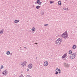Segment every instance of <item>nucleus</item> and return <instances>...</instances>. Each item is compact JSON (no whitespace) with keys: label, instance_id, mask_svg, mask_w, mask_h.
<instances>
[{"label":"nucleus","instance_id":"1","mask_svg":"<svg viewBox=\"0 0 77 77\" xmlns=\"http://www.w3.org/2000/svg\"><path fill=\"white\" fill-rule=\"evenodd\" d=\"M61 41H62V38H59L55 42V44H57V45L60 44L61 43Z\"/></svg>","mask_w":77,"mask_h":77},{"label":"nucleus","instance_id":"2","mask_svg":"<svg viewBox=\"0 0 77 77\" xmlns=\"http://www.w3.org/2000/svg\"><path fill=\"white\" fill-rule=\"evenodd\" d=\"M62 36L64 38H68V33H67V31H66L65 32L63 33L62 35Z\"/></svg>","mask_w":77,"mask_h":77},{"label":"nucleus","instance_id":"3","mask_svg":"<svg viewBox=\"0 0 77 77\" xmlns=\"http://www.w3.org/2000/svg\"><path fill=\"white\" fill-rule=\"evenodd\" d=\"M75 57V54L74 53H73L70 56V58H71V59H74Z\"/></svg>","mask_w":77,"mask_h":77},{"label":"nucleus","instance_id":"4","mask_svg":"<svg viewBox=\"0 0 77 77\" xmlns=\"http://www.w3.org/2000/svg\"><path fill=\"white\" fill-rule=\"evenodd\" d=\"M27 64V62L24 61V62L22 64H21V66L23 67H24V65H26Z\"/></svg>","mask_w":77,"mask_h":77},{"label":"nucleus","instance_id":"5","mask_svg":"<svg viewBox=\"0 0 77 77\" xmlns=\"http://www.w3.org/2000/svg\"><path fill=\"white\" fill-rule=\"evenodd\" d=\"M48 61H45L44 63V65L45 66H47L48 65Z\"/></svg>","mask_w":77,"mask_h":77},{"label":"nucleus","instance_id":"6","mask_svg":"<svg viewBox=\"0 0 77 77\" xmlns=\"http://www.w3.org/2000/svg\"><path fill=\"white\" fill-rule=\"evenodd\" d=\"M2 73L3 75H7V71L6 70H5Z\"/></svg>","mask_w":77,"mask_h":77},{"label":"nucleus","instance_id":"7","mask_svg":"<svg viewBox=\"0 0 77 77\" xmlns=\"http://www.w3.org/2000/svg\"><path fill=\"white\" fill-rule=\"evenodd\" d=\"M32 64H30L28 66V67L29 69H32Z\"/></svg>","mask_w":77,"mask_h":77},{"label":"nucleus","instance_id":"8","mask_svg":"<svg viewBox=\"0 0 77 77\" xmlns=\"http://www.w3.org/2000/svg\"><path fill=\"white\" fill-rule=\"evenodd\" d=\"M67 56V55H66V54H65L62 57V58H63V59L65 58V57H66Z\"/></svg>","mask_w":77,"mask_h":77},{"label":"nucleus","instance_id":"9","mask_svg":"<svg viewBox=\"0 0 77 77\" xmlns=\"http://www.w3.org/2000/svg\"><path fill=\"white\" fill-rule=\"evenodd\" d=\"M14 23H16L17 24V23H18V22H19V20H16L14 21Z\"/></svg>","mask_w":77,"mask_h":77},{"label":"nucleus","instance_id":"10","mask_svg":"<svg viewBox=\"0 0 77 77\" xmlns=\"http://www.w3.org/2000/svg\"><path fill=\"white\" fill-rule=\"evenodd\" d=\"M76 46L75 45H74L72 47V48L73 49H75V48H76Z\"/></svg>","mask_w":77,"mask_h":77},{"label":"nucleus","instance_id":"11","mask_svg":"<svg viewBox=\"0 0 77 77\" xmlns=\"http://www.w3.org/2000/svg\"><path fill=\"white\" fill-rule=\"evenodd\" d=\"M65 67H66V68H68V67L69 66V65L68 64H65Z\"/></svg>","mask_w":77,"mask_h":77},{"label":"nucleus","instance_id":"12","mask_svg":"<svg viewBox=\"0 0 77 77\" xmlns=\"http://www.w3.org/2000/svg\"><path fill=\"white\" fill-rule=\"evenodd\" d=\"M36 8L37 9H38L40 8V6L38 5L36 6Z\"/></svg>","mask_w":77,"mask_h":77},{"label":"nucleus","instance_id":"13","mask_svg":"<svg viewBox=\"0 0 77 77\" xmlns=\"http://www.w3.org/2000/svg\"><path fill=\"white\" fill-rule=\"evenodd\" d=\"M4 30L3 29H2L0 31V33L1 34L2 33H3Z\"/></svg>","mask_w":77,"mask_h":77},{"label":"nucleus","instance_id":"14","mask_svg":"<svg viewBox=\"0 0 77 77\" xmlns=\"http://www.w3.org/2000/svg\"><path fill=\"white\" fill-rule=\"evenodd\" d=\"M69 54H72V51L71 50H70L69 51Z\"/></svg>","mask_w":77,"mask_h":77},{"label":"nucleus","instance_id":"15","mask_svg":"<svg viewBox=\"0 0 77 77\" xmlns=\"http://www.w3.org/2000/svg\"><path fill=\"white\" fill-rule=\"evenodd\" d=\"M6 54L7 55H9V54H10V51H8L7 52Z\"/></svg>","mask_w":77,"mask_h":77},{"label":"nucleus","instance_id":"16","mask_svg":"<svg viewBox=\"0 0 77 77\" xmlns=\"http://www.w3.org/2000/svg\"><path fill=\"white\" fill-rule=\"evenodd\" d=\"M58 4L59 5H61V2L59 1L58 2Z\"/></svg>","mask_w":77,"mask_h":77},{"label":"nucleus","instance_id":"17","mask_svg":"<svg viewBox=\"0 0 77 77\" xmlns=\"http://www.w3.org/2000/svg\"><path fill=\"white\" fill-rule=\"evenodd\" d=\"M35 28L34 27H33L32 28V31H33V32H34V31H35Z\"/></svg>","mask_w":77,"mask_h":77},{"label":"nucleus","instance_id":"18","mask_svg":"<svg viewBox=\"0 0 77 77\" xmlns=\"http://www.w3.org/2000/svg\"><path fill=\"white\" fill-rule=\"evenodd\" d=\"M59 69H58V68H57L56 69V72H59Z\"/></svg>","mask_w":77,"mask_h":77},{"label":"nucleus","instance_id":"19","mask_svg":"<svg viewBox=\"0 0 77 77\" xmlns=\"http://www.w3.org/2000/svg\"><path fill=\"white\" fill-rule=\"evenodd\" d=\"M42 3V2H39L38 3V4L39 5H41Z\"/></svg>","mask_w":77,"mask_h":77},{"label":"nucleus","instance_id":"20","mask_svg":"<svg viewBox=\"0 0 77 77\" xmlns=\"http://www.w3.org/2000/svg\"><path fill=\"white\" fill-rule=\"evenodd\" d=\"M40 0H37V1H36V3H38L39 2H40Z\"/></svg>","mask_w":77,"mask_h":77},{"label":"nucleus","instance_id":"21","mask_svg":"<svg viewBox=\"0 0 77 77\" xmlns=\"http://www.w3.org/2000/svg\"><path fill=\"white\" fill-rule=\"evenodd\" d=\"M44 12L42 11L41 13V15H44Z\"/></svg>","mask_w":77,"mask_h":77},{"label":"nucleus","instance_id":"22","mask_svg":"<svg viewBox=\"0 0 77 77\" xmlns=\"http://www.w3.org/2000/svg\"><path fill=\"white\" fill-rule=\"evenodd\" d=\"M58 73H59V74H60V73L61 72H60V69H59V70H58Z\"/></svg>","mask_w":77,"mask_h":77},{"label":"nucleus","instance_id":"23","mask_svg":"<svg viewBox=\"0 0 77 77\" xmlns=\"http://www.w3.org/2000/svg\"><path fill=\"white\" fill-rule=\"evenodd\" d=\"M53 2H54L53 1H51L50 2V3L51 4H52V3H53Z\"/></svg>","mask_w":77,"mask_h":77},{"label":"nucleus","instance_id":"24","mask_svg":"<svg viewBox=\"0 0 77 77\" xmlns=\"http://www.w3.org/2000/svg\"><path fill=\"white\" fill-rule=\"evenodd\" d=\"M19 77H24L23 75L21 74Z\"/></svg>","mask_w":77,"mask_h":77},{"label":"nucleus","instance_id":"25","mask_svg":"<svg viewBox=\"0 0 77 77\" xmlns=\"http://www.w3.org/2000/svg\"><path fill=\"white\" fill-rule=\"evenodd\" d=\"M2 68H3V65H2L1 67V69H2Z\"/></svg>","mask_w":77,"mask_h":77},{"label":"nucleus","instance_id":"26","mask_svg":"<svg viewBox=\"0 0 77 77\" xmlns=\"http://www.w3.org/2000/svg\"><path fill=\"white\" fill-rule=\"evenodd\" d=\"M58 73H59V72H56L55 74L56 75H57V74H58Z\"/></svg>","mask_w":77,"mask_h":77},{"label":"nucleus","instance_id":"27","mask_svg":"<svg viewBox=\"0 0 77 77\" xmlns=\"http://www.w3.org/2000/svg\"><path fill=\"white\" fill-rule=\"evenodd\" d=\"M48 24H45L44 25L45 26H48Z\"/></svg>","mask_w":77,"mask_h":77},{"label":"nucleus","instance_id":"28","mask_svg":"<svg viewBox=\"0 0 77 77\" xmlns=\"http://www.w3.org/2000/svg\"><path fill=\"white\" fill-rule=\"evenodd\" d=\"M63 9L64 10H66V8H63Z\"/></svg>","mask_w":77,"mask_h":77},{"label":"nucleus","instance_id":"29","mask_svg":"<svg viewBox=\"0 0 77 77\" xmlns=\"http://www.w3.org/2000/svg\"><path fill=\"white\" fill-rule=\"evenodd\" d=\"M10 54L11 55V56L12 55V53H10Z\"/></svg>","mask_w":77,"mask_h":77},{"label":"nucleus","instance_id":"30","mask_svg":"<svg viewBox=\"0 0 77 77\" xmlns=\"http://www.w3.org/2000/svg\"><path fill=\"white\" fill-rule=\"evenodd\" d=\"M26 77H30V75H27L26 76Z\"/></svg>","mask_w":77,"mask_h":77},{"label":"nucleus","instance_id":"31","mask_svg":"<svg viewBox=\"0 0 77 77\" xmlns=\"http://www.w3.org/2000/svg\"><path fill=\"white\" fill-rule=\"evenodd\" d=\"M29 71V69H28L27 70V71Z\"/></svg>","mask_w":77,"mask_h":77},{"label":"nucleus","instance_id":"32","mask_svg":"<svg viewBox=\"0 0 77 77\" xmlns=\"http://www.w3.org/2000/svg\"><path fill=\"white\" fill-rule=\"evenodd\" d=\"M24 48H26V49H27V48H26V47H24Z\"/></svg>","mask_w":77,"mask_h":77},{"label":"nucleus","instance_id":"33","mask_svg":"<svg viewBox=\"0 0 77 77\" xmlns=\"http://www.w3.org/2000/svg\"><path fill=\"white\" fill-rule=\"evenodd\" d=\"M1 71H2V70L1 69H0V73L1 72Z\"/></svg>","mask_w":77,"mask_h":77},{"label":"nucleus","instance_id":"34","mask_svg":"<svg viewBox=\"0 0 77 77\" xmlns=\"http://www.w3.org/2000/svg\"><path fill=\"white\" fill-rule=\"evenodd\" d=\"M72 33H73V31H72Z\"/></svg>","mask_w":77,"mask_h":77},{"label":"nucleus","instance_id":"35","mask_svg":"<svg viewBox=\"0 0 77 77\" xmlns=\"http://www.w3.org/2000/svg\"><path fill=\"white\" fill-rule=\"evenodd\" d=\"M35 44H37V43H35Z\"/></svg>","mask_w":77,"mask_h":77},{"label":"nucleus","instance_id":"36","mask_svg":"<svg viewBox=\"0 0 77 77\" xmlns=\"http://www.w3.org/2000/svg\"><path fill=\"white\" fill-rule=\"evenodd\" d=\"M35 4H36V2H35Z\"/></svg>","mask_w":77,"mask_h":77},{"label":"nucleus","instance_id":"37","mask_svg":"<svg viewBox=\"0 0 77 77\" xmlns=\"http://www.w3.org/2000/svg\"><path fill=\"white\" fill-rule=\"evenodd\" d=\"M66 1H67V0H66Z\"/></svg>","mask_w":77,"mask_h":77},{"label":"nucleus","instance_id":"38","mask_svg":"<svg viewBox=\"0 0 77 77\" xmlns=\"http://www.w3.org/2000/svg\"><path fill=\"white\" fill-rule=\"evenodd\" d=\"M36 58L37 59V57H36Z\"/></svg>","mask_w":77,"mask_h":77}]
</instances>
